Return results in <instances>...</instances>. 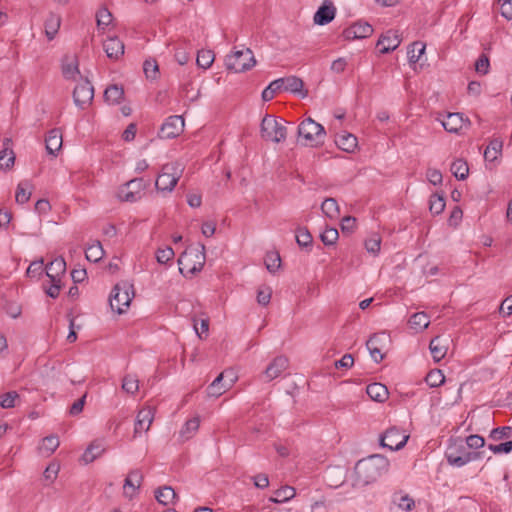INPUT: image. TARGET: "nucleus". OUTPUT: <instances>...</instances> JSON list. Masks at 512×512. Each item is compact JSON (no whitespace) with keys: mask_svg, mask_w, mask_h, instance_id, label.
<instances>
[{"mask_svg":"<svg viewBox=\"0 0 512 512\" xmlns=\"http://www.w3.org/2000/svg\"><path fill=\"white\" fill-rule=\"evenodd\" d=\"M389 461L382 455H372L359 460L352 473V486L365 487L376 482L388 471Z\"/></svg>","mask_w":512,"mask_h":512,"instance_id":"nucleus-1","label":"nucleus"},{"mask_svg":"<svg viewBox=\"0 0 512 512\" xmlns=\"http://www.w3.org/2000/svg\"><path fill=\"white\" fill-rule=\"evenodd\" d=\"M205 260L204 244L190 245L178 258L179 271L184 276L199 273L204 267Z\"/></svg>","mask_w":512,"mask_h":512,"instance_id":"nucleus-2","label":"nucleus"},{"mask_svg":"<svg viewBox=\"0 0 512 512\" xmlns=\"http://www.w3.org/2000/svg\"><path fill=\"white\" fill-rule=\"evenodd\" d=\"M445 457L450 465L462 467L469 462L479 459L480 453L470 451L469 447L465 445L464 440L457 438L450 439V443L445 452Z\"/></svg>","mask_w":512,"mask_h":512,"instance_id":"nucleus-3","label":"nucleus"},{"mask_svg":"<svg viewBox=\"0 0 512 512\" xmlns=\"http://www.w3.org/2000/svg\"><path fill=\"white\" fill-rule=\"evenodd\" d=\"M183 171L184 166L178 161L164 164L155 181L157 191L171 193L182 177Z\"/></svg>","mask_w":512,"mask_h":512,"instance_id":"nucleus-4","label":"nucleus"},{"mask_svg":"<svg viewBox=\"0 0 512 512\" xmlns=\"http://www.w3.org/2000/svg\"><path fill=\"white\" fill-rule=\"evenodd\" d=\"M297 134L303 145L311 147L323 145L326 137L324 127L310 117L299 124Z\"/></svg>","mask_w":512,"mask_h":512,"instance_id":"nucleus-5","label":"nucleus"},{"mask_svg":"<svg viewBox=\"0 0 512 512\" xmlns=\"http://www.w3.org/2000/svg\"><path fill=\"white\" fill-rule=\"evenodd\" d=\"M134 297L133 285L128 282L117 283L109 296V305L111 309L122 314L129 307Z\"/></svg>","mask_w":512,"mask_h":512,"instance_id":"nucleus-6","label":"nucleus"},{"mask_svg":"<svg viewBox=\"0 0 512 512\" xmlns=\"http://www.w3.org/2000/svg\"><path fill=\"white\" fill-rule=\"evenodd\" d=\"M261 136L265 140L274 143L285 141L287 136V128L273 115L266 114L260 125Z\"/></svg>","mask_w":512,"mask_h":512,"instance_id":"nucleus-7","label":"nucleus"},{"mask_svg":"<svg viewBox=\"0 0 512 512\" xmlns=\"http://www.w3.org/2000/svg\"><path fill=\"white\" fill-rule=\"evenodd\" d=\"M256 60L251 49L236 50L227 55L225 59L226 68L235 73L247 71L254 67Z\"/></svg>","mask_w":512,"mask_h":512,"instance_id":"nucleus-8","label":"nucleus"},{"mask_svg":"<svg viewBox=\"0 0 512 512\" xmlns=\"http://www.w3.org/2000/svg\"><path fill=\"white\" fill-rule=\"evenodd\" d=\"M149 180L135 178L128 181L119 191V198L126 202H136L142 198L143 191L149 187Z\"/></svg>","mask_w":512,"mask_h":512,"instance_id":"nucleus-9","label":"nucleus"},{"mask_svg":"<svg viewBox=\"0 0 512 512\" xmlns=\"http://www.w3.org/2000/svg\"><path fill=\"white\" fill-rule=\"evenodd\" d=\"M409 436L403 434L399 429L393 427L387 429L380 436V445L390 451H398L402 449L408 440Z\"/></svg>","mask_w":512,"mask_h":512,"instance_id":"nucleus-10","label":"nucleus"},{"mask_svg":"<svg viewBox=\"0 0 512 512\" xmlns=\"http://www.w3.org/2000/svg\"><path fill=\"white\" fill-rule=\"evenodd\" d=\"M184 130V119L182 116L173 115L168 117L161 125L158 136L161 139H173L179 136Z\"/></svg>","mask_w":512,"mask_h":512,"instance_id":"nucleus-11","label":"nucleus"},{"mask_svg":"<svg viewBox=\"0 0 512 512\" xmlns=\"http://www.w3.org/2000/svg\"><path fill=\"white\" fill-rule=\"evenodd\" d=\"M389 342V335H387L385 332L375 333L367 340L366 347L376 363H379L383 360L384 354L382 351Z\"/></svg>","mask_w":512,"mask_h":512,"instance_id":"nucleus-12","label":"nucleus"},{"mask_svg":"<svg viewBox=\"0 0 512 512\" xmlns=\"http://www.w3.org/2000/svg\"><path fill=\"white\" fill-rule=\"evenodd\" d=\"M94 97V88L88 80L78 83L73 91V100L76 106L83 109L90 104Z\"/></svg>","mask_w":512,"mask_h":512,"instance_id":"nucleus-13","label":"nucleus"},{"mask_svg":"<svg viewBox=\"0 0 512 512\" xmlns=\"http://www.w3.org/2000/svg\"><path fill=\"white\" fill-rule=\"evenodd\" d=\"M373 27L368 22L358 21L344 29L343 37L346 40L363 39L371 36Z\"/></svg>","mask_w":512,"mask_h":512,"instance_id":"nucleus-14","label":"nucleus"},{"mask_svg":"<svg viewBox=\"0 0 512 512\" xmlns=\"http://www.w3.org/2000/svg\"><path fill=\"white\" fill-rule=\"evenodd\" d=\"M288 358L285 356L275 357L264 371V380L270 382L279 377L288 368Z\"/></svg>","mask_w":512,"mask_h":512,"instance_id":"nucleus-15","label":"nucleus"},{"mask_svg":"<svg viewBox=\"0 0 512 512\" xmlns=\"http://www.w3.org/2000/svg\"><path fill=\"white\" fill-rule=\"evenodd\" d=\"M443 128L449 133H459L465 124H470L468 118H464L462 113H448L445 119L441 120Z\"/></svg>","mask_w":512,"mask_h":512,"instance_id":"nucleus-16","label":"nucleus"},{"mask_svg":"<svg viewBox=\"0 0 512 512\" xmlns=\"http://www.w3.org/2000/svg\"><path fill=\"white\" fill-rule=\"evenodd\" d=\"M103 49L108 58L119 60L124 55L125 46L117 36H113L103 42Z\"/></svg>","mask_w":512,"mask_h":512,"instance_id":"nucleus-17","label":"nucleus"},{"mask_svg":"<svg viewBox=\"0 0 512 512\" xmlns=\"http://www.w3.org/2000/svg\"><path fill=\"white\" fill-rule=\"evenodd\" d=\"M154 419V410L151 407L141 409L136 417L135 428H134V437H136L141 432H146L149 430Z\"/></svg>","mask_w":512,"mask_h":512,"instance_id":"nucleus-18","label":"nucleus"},{"mask_svg":"<svg viewBox=\"0 0 512 512\" xmlns=\"http://www.w3.org/2000/svg\"><path fill=\"white\" fill-rule=\"evenodd\" d=\"M336 14V8L331 1H324L314 14V23L317 25H326L330 23Z\"/></svg>","mask_w":512,"mask_h":512,"instance_id":"nucleus-19","label":"nucleus"},{"mask_svg":"<svg viewBox=\"0 0 512 512\" xmlns=\"http://www.w3.org/2000/svg\"><path fill=\"white\" fill-rule=\"evenodd\" d=\"M143 481V474L140 470H131L124 481V494L132 498L136 491L141 487Z\"/></svg>","mask_w":512,"mask_h":512,"instance_id":"nucleus-20","label":"nucleus"},{"mask_svg":"<svg viewBox=\"0 0 512 512\" xmlns=\"http://www.w3.org/2000/svg\"><path fill=\"white\" fill-rule=\"evenodd\" d=\"M401 43L399 35L395 31H388L377 42L380 53L385 54L395 50Z\"/></svg>","mask_w":512,"mask_h":512,"instance_id":"nucleus-21","label":"nucleus"},{"mask_svg":"<svg viewBox=\"0 0 512 512\" xmlns=\"http://www.w3.org/2000/svg\"><path fill=\"white\" fill-rule=\"evenodd\" d=\"M15 163V153L12 149V140L5 138L3 140V148L0 151V169L10 170Z\"/></svg>","mask_w":512,"mask_h":512,"instance_id":"nucleus-22","label":"nucleus"},{"mask_svg":"<svg viewBox=\"0 0 512 512\" xmlns=\"http://www.w3.org/2000/svg\"><path fill=\"white\" fill-rule=\"evenodd\" d=\"M45 271L51 282L61 281V275L66 271V262L64 258L59 257L51 261L45 267Z\"/></svg>","mask_w":512,"mask_h":512,"instance_id":"nucleus-23","label":"nucleus"},{"mask_svg":"<svg viewBox=\"0 0 512 512\" xmlns=\"http://www.w3.org/2000/svg\"><path fill=\"white\" fill-rule=\"evenodd\" d=\"M391 504L396 506L399 510L410 512L415 508L414 499L403 491L393 493L391 498Z\"/></svg>","mask_w":512,"mask_h":512,"instance_id":"nucleus-24","label":"nucleus"},{"mask_svg":"<svg viewBox=\"0 0 512 512\" xmlns=\"http://www.w3.org/2000/svg\"><path fill=\"white\" fill-rule=\"evenodd\" d=\"M447 342V339L440 336H436L430 341L429 350L435 362H439L445 357L448 350Z\"/></svg>","mask_w":512,"mask_h":512,"instance_id":"nucleus-25","label":"nucleus"},{"mask_svg":"<svg viewBox=\"0 0 512 512\" xmlns=\"http://www.w3.org/2000/svg\"><path fill=\"white\" fill-rule=\"evenodd\" d=\"M231 374L233 376L232 370H225L220 373L213 382L208 386L207 393L211 397H219L221 396L227 389H229L227 384L222 383L224 379V375Z\"/></svg>","mask_w":512,"mask_h":512,"instance_id":"nucleus-26","label":"nucleus"},{"mask_svg":"<svg viewBox=\"0 0 512 512\" xmlns=\"http://www.w3.org/2000/svg\"><path fill=\"white\" fill-rule=\"evenodd\" d=\"M105 450L104 442L102 440H95L87 447L82 455V459L85 463H91L100 457Z\"/></svg>","mask_w":512,"mask_h":512,"instance_id":"nucleus-27","label":"nucleus"},{"mask_svg":"<svg viewBox=\"0 0 512 512\" xmlns=\"http://www.w3.org/2000/svg\"><path fill=\"white\" fill-rule=\"evenodd\" d=\"M46 150L49 154L55 156L62 146V134L59 129H52L48 132L45 139Z\"/></svg>","mask_w":512,"mask_h":512,"instance_id":"nucleus-28","label":"nucleus"},{"mask_svg":"<svg viewBox=\"0 0 512 512\" xmlns=\"http://www.w3.org/2000/svg\"><path fill=\"white\" fill-rule=\"evenodd\" d=\"M283 79V85H284V91L291 92L294 94H300L302 98L307 96V91L303 90L304 83L302 79L296 77V76H289L284 77Z\"/></svg>","mask_w":512,"mask_h":512,"instance_id":"nucleus-29","label":"nucleus"},{"mask_svg":"<svg viewBox=\"0 0 512 512\" xmlns=\"http://www.w3.org/2000/svg\"><path fill=\"white\" fill-rule=\"evenodd\" d=\"M366 393L376 402H384L389 396L387 387L381 383L369 384L366 388Z\"/></svg>","mask_w":512,"mask_h":512,"instance_id":"nucleus-30","label":"nucleus"},{"mask_svg":"<svg viewBox=\"0 0 512 512\" xmlns=\"http://www.w3.org/2000/svg\"><path fill=\"white\" fill-rule=\"evenodd\" d=\"M62 74L65 79H75L80 74L76 57L65 56L62 60Z\"/></svg>","mask_w":512,"mask_h":512,"instance_id":"nucleus-31","label":"nucleus"},{"mask_svg":"<svg viewBox=\"0 0 512 512\" xmlns=\"http://www.w3.org/2000/svg\"><path fill=\"white\" fill-rule=\"evenodd\" d=\"M103 97L108 104H119L124 97L123 87L116 84L110 85L105 89Z\"/></svg>","mask_w":512,"mask_h":512,"instance_id":"nucleus-32","label":"nucleus"},{"mask_svg":"<svg viewBox=\"0 0 512 512\" xmlns=\"http://www.w3.org/2000/svg\"><path fill=\"white\" fill-rule=\"evenodd\" d=\"M335 143L341 150L353 152L357 147V138L353 134L343 133L336 137Z\"/></svg>","mask_w":512,"mask_h":512,"instance_id":"nucleus-33","label":"nucleus"},{"mask_svg":"<svg viewBox=\"0 0 512 512\" xmlns=\"http://www.w3.org/2000/svg\"><path fill=\"white\" fill-rule=\"evenodd\" d=\"M176 496L177 495H176L174 489L170 486H164V487L158 488L155 491V498L157 499V501L160 504H162L164 506L174 503Z\"/></svg>","mask_w":512,"mask_h":512,"instance_id":"nucleus-34","label":"nucleus"},{"mask_svg":"<svg viewBox=\"0 0 512 512\" xmlns=\"http://www.w3.org/2000/svg\"><path fill=\"white\" fill-rule=\"evenodd\" d=\"M503 142L500 139H493L488 144L484 151V158L486 161L493 162L501 155Z\"/></svg>","mask_w":512,"mask_h":512,"instance_id":"nucleus-35","label":"nucleus"},{"mask_svg":"<svg viewBox=\"0 0 512 512\" xmlns=\"http://www.w3.org/2000/svg\"><path fill=\"white\" fill-rule=\"evenodd\" d=\"M426 49V45L423 42L416 41L413 42L407 51L408 60L411 64H416L421 59V56L424 54Z\"/></svg>","mask_w":512,"mask_h":512,"instance_id":"nucleus-36","label":"nucleus"},{"mask_svg":"<svg viewBox=\"0 0 512 512\" xmlns=\"http://www.w3.org/2000/svg\"><path fill=\"white\" fill-rule=\"evenodd\" d=\"M200 420L198 417H194L185 422L180 430V437L182 440L190 439L199 429Z\"/></svg>","mask_w":512,"mask_h":512,"instance_id":"nucleus-37","label":"nucleus"},{"mask_svg":"<svg viewBox=\"0 0 512 512\" xmlns=\"http://www.w3.org/2000/svg\"><path fill=\"white\" fill-rule=\"evenodd\" d=\"M60 17L55 14H50L45 21V34L49 40L54 39L60 27Z\"/></svg>","mask_w":512,"mask_h":512,"instance_id":"nucleus-38","label":"nucleus"},{"mask_svg":"<svg viewBox=\"0 0 512 512\" xmlns=\"http://www.w3.org/2000/svg\"><path fill=\"white\" fill-rule=\"evenodd\" d=\"M452 174L458 179V180H465L468 177L469 174V167L465 160L463 159H456L452 164L450 168Z\"/></svg>","mask_w":512,"mask_h":512,"instance_id":"nucleus-39","label":"nucleus"},{"mask_svg":"<svg viewBox=\"0 0 512 512\" xmlns=\"http://www.w3.org/2000/svg\"><path fill=\"white\" fill-rule=\"evenodd\" d=\"M430 323L429 317L424 312L414 313L409 319V325L411 328L421 331L428 327Z\"/></svg>","mask_w":512,"mask_h":512,"instance_id":"nucleus-40","label":"nucleus"},{"mask_svg":"<svg viewBox=\"0 0 512 512\" xmlns=\"http://www.w3.org/2000/svg\"><path fill=\"white\" fill-rule=\"evenodd\" d=\"M104 250L99 241L94 242L91 244L85 252L86 259L90 262H98L104 257Z\"/></svg>","mask_w":512,"mask_h":512,"instance_id":"nucleus-41","label":"nucleus"},{"mask_svg":"<svg viewBox=\"0 0 512 512\" xmlns=\"http://www.w3.org/2000/svg\"><path fill=\"white\" fill-rule=\"evenodd\" d=\"M322 212L330 219H335L339 216V206L334 198H326L321 205Z\"/></svg>","mask_w":512,"mask_h":512,"instance_id":"nucleus-42","label":"nucleus"},{"mask_svg":"<svg viewBox=\"0 0 512 512\" xmlns=\"http://www.w3.org/2000/svg\"><path fill=\"white\" fill-rule=\"evenodd\" d=\"M295 489L291 486H282L274 492V497L271 501L275 503L287 502L295 496Z\"/></svg>","mask_w":512,"mask_h":512,"instance_id":"nucleus-43","label":"nucleus"},{"mask_svg":"<svg viewBox=\"0 0 512 512\" xmlns=\"http://www.w3.org/2000/svg\"><path fill=\"white\" fill-rule=\"evenodd\" d=\"M59 444L60 441L58 436L50 435L43 438L40 450L49 456L58 448Z\"/></svg>","mask_w":512,"mask_h":512,"instance_id":"nucleus-44","label":"nucleus"},{"mask_svg":"<svg viewBox=\"0 0 512 512\" xmlns=\"http://www.w3.org/2000/svg\"><path fill=\"white\" fill-rule=\"evenodd\" d=\"M214 61V53L211 50H200L197 54L196 63L200 68L208 69Z\"/></svg>","mask_w":512,"mask_h":512,"instance_id":"nucleus-45","label":"nucleus"},{"mask_svg":"<svg viewBox=\"0 0 512 512\" xmlns=\"http://www.w3.org/2000/svg\"><path fill=\"white\" fill-rule=\"evenodd\" d=\"M425 381L430 387L435 388L445 382V376L441 370L433 369L426 375Z\"/></svg>","mask_w":512,"mask_h":512,"instance_id":"nucleus-46","label":"nucleus"},{"mask_svg":"<svg viewBox=\"0 0 512 512\" xmlns=\"http://www.w3.org/2000/svg\"><path fill=\"white\" fill-rule=\"evenodd\" d=\"M512 434V427L510 426H503V427H497L494 428L490 434L489 438L493 441H500L509 439Z\"/></svg>","mask_w":512,"mask_h":512,"instance_id":"nucleus-47","label":"nucleus"},{"mask_svg":"<svg viewBox=\"0 0 512 512\" xmlns=\"http://www.w3.org/2000/svg\"><path fill=\"white\" fill-rule=\"evenodd\" d=\"M312 235L306 228H298L296 231V242L300 247H311L312 245Z\"/></svg>","mask_w":512,"mask_h":512,"instance_id":"nucleus-48","label":"nucleus"},{"mask_svg":"<svg viewBox=\"0 0 512 512\" xmlns=\"http://www.w3.org/2000/svg\"><path fill=\"white\" fill-rule=\"evenodd\" d=\"M430 212L435 215H439L445 209L444 197L438 194H433L430 198Z\"/></svg>","mask_w":512,"mask_h":512,"instance_id":"nucleus-49","label":"nucleus"},{"mask_svg":"<svg viewBox=\"0 0 512 512\" xmlns=\"http://www.w3.org/2000/svg\"><path fill=\"white\" fill-rule=\"evenodd\" d=\"M265 265L268 271L270 272H276L280 265H281V259L280 255L277 252H269L266 254L265 257Z\"/></svg>","mask_w":512,"mask_h":512,"instance_id":"nucleus-50","label":"nucleus"},{"mask_svg":"<svg viewBox=\"0 0 512 512\" xmlns=\"http://www.w3.org/2000/svg\"><path fill=\"white\" fill-rule=\"evenodd\" d=\"M339 238L338 230L335 228H326L320 235V239L326 246H331L336 243Z\"/></svg>","mask_w":512,"mask_h":512,"instance_id":"nucleus-51","label":"nucleus"},{"mask_svg":"<svg viewBox=\"0 0 512 512\" xmlns=\"http://www.w3.org/2000/svg\"><path fill=\"white\" fill-rule=\"evenodd\" d=\"M122 389L127 393L134 394L139 389V381L134 375H126L122 381Z\"/></svg>","mask_w":512,"mask_h":512,"instance_id":"nucleus-52","label":"nucleus"},{"mask_svg":"<svg viewBox=\"0 0 512 512\" xmlns=\"http://www.w3.org/2000/svg\"><path fill=\"white\" fill-rule=\"evenodd\" d=\"M381 247V238L377 234L372 235L365 241V249L374 256L378 255Z\"/></svg>","mask_w":512,"mask_h":512,"instance_id":"nucleus-53","label":"nucleus"},{"mask_svg":"<svg viewBox=\"0 0 512 512\" xmlns=\"http://www.w3.org/2000/svg\"><path fill=\"white\" fill-rule=\"evenodd\" d=\"M96 19L98 28L104 29L111 23L112 14L107 8L103 7L97 12Z\"/></svg>","mask_w":512,"mask_h":512,"instance_id":"nucleus-54","label":"nucleus"},{"mask_svg":"<svg viewBox=\"0 0 512 512\" xmlns=\"http://www.w3.org/2000/svg\"><path fill=\"white\" fill-rule=\"evenodd\" d=\"M490 69V61L486 54H481L479 58L475 62V70L477 73L481 75H486L489 73Z\"/></svg>","mask_w":512,"mask_h":512,"instance_id":"nucleus-55","label":"nucleus"},{"mask_svg":"<svg viewBox=\"0 0 512 512\" xmlns=\"http://www.w3.org/2000/svg\"><path fill=\"white\" fill-rule=\"evenodd\" d=\"M19 397L16 391H10L0 395V406L8 409L15 406V400Z\"/></svg>","mask_w":512,"mask_h":512,"instance_id":"nucleus-56","label":"nucleus"},{"mask_svg":"<svg viewBox=\"0 0 512 512\" xmlns=\"http://www.w3.org/2000/svg\"><path fill=\"white\" fill-rule=\"evenodd\" d=\"M174 257V251L171 247L160 248L156 252L157 262L167 264Z\"/></svg>","mask_w":512,"mask_h":512,"instance_id":"nucleus-57","label":"nucleus"},{"mask_svg":"<svg viewBox=\"0 0 512 512\" xmlns=\"http://www.w3.org/2000/svg\"><path fill=\"white\" fill-rule=\"evenodd\" d=\"M143 70L147 78L155 79L159 71L156 60H146L143 64Z\"/></svg>","mask_w":512,"mask_h":512,"instance_id":"nucleus-58","label":"nucleus"},{"mask_svg":"<svg viewBox=\"0 0 512 512\" xmlns=\"http://www.w3.org/2000/svg\"><path fill=\"white\" fill-rule=\"evenodd\" d=\"M25 186H28V183H19L17 186L15 199L18 204H24L30 199L31 192L27 191Z\"/></svg>","mask_w":512,"mask_h":512,"instance_id":"nucleus-59","label":"nucleus"},{"mask_svg":"<svg viewBox=\"0 0 512 512\" xmlns=\"http://www.w3.org/2000/svg\"><path fill=\"white\" fill-rule=\"evenodd\" d=\"M464 443L467 445V447H469V450L471 451V449L482 448L485 445V440L482 436L475 434L466 437Z\"/></svg>","mask_w":512,"mask_h":512,"instance_id":"nucleus-60","label":"nucleus"},{"mask_svg":"<svg viewBox=\"0 0 512 512\" xmlns=\"http://www.w3.org/2000/svg\"><path fill=\"white\" fill-rule=\"evenodd\" d=\"M43 271V261H34L27 268L26 274L28 277L38 278L42 275Z\"/></svg>","mask_w":512,"mask_h":512,"instance_id":"nucleus-61","label":"nucleus"},{"mask_svg":"<svg viewBox=\"0 0 512 512\" xmlns=\"http://www.w3.org/2000/svg\"><path fill=\"white\" fill-rule=\"evenodd\" d=\"M488 449L494 454H508L512 451V444L509 441L500 444H489Z\"/></svg>","mask_w":512,"mask_h":512,"instance_id":"nucleus-62","label":"nucleus"},{"mask_svg":"<svg viewBox=\"0 0 512 512\" xmlns=\"http://www.w3.org/2000/svg\"><path fill=\"white\" fill-rule=\"evenodd\" d=\"M356 226V218L345 216L341 221V230L343 233H352Z\"/></svg>","mask_w":512,"mask_h":512,"instance_id":"nucleus-63","label":"nucleus"},{"mask_svg":"<svg viewBox=\"0 0 512 512\" xmlns=\"http://www.w3.org/2000/svg\"><path fill=\"white\" fill-rule=\"evenodd\" d=\"M271 300V290L270 288L259 289L257 292V302L260 305L266 306L270 303Z\"/></svg>","mask_w":512,"mask_h":512,"instance_id":"nucleus-64","label":"nucleus"}]
</instances>
